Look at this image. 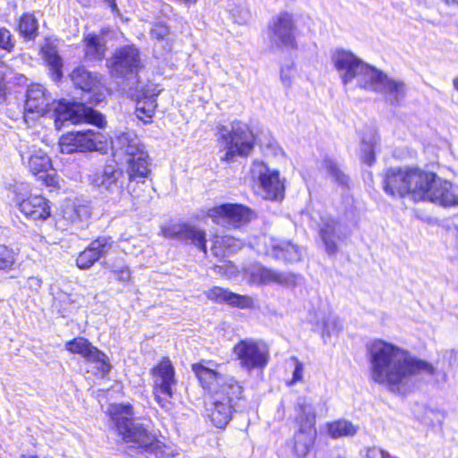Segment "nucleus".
I'll return each instance as SVG.
<instances>
[{
    "instance_id": "obj_37",
    "label": "nucleus",
    "mask_w": 458,
    "mask_h": 458,
    "mask_svg": "<svg viewBox=\"0 0 458 458\" xmlns=\"http://www.w3.org/2000/svg\"><path fill=\"white\" fill-rule=\"evenodd\" d=\"M157 93L153 92L150 96L144 95L137 103L135 114L139 120L143 121L145 123L148 121H145L144 117L151 118L155 113L157 103L155 96Z\"/></svg>"
},
{
    "instance_id": "obj_55",
    "label": "nucleus",
    "mask_w": 458,
    "mask_h": 458,
    "mask_svg": "<svg viewBox=\"0 0 458 458\" xmlns=\"http://www.w3.org/2000/svg\"><path fill=\"white\" fill-rule=\"evenodd\" d=\"M105 1L109 4L110 8L114 12V0H105Z\"/></svg>"
},
{
    "instance_id": "obj_13",
    "label": "nucleus",
    "mask_w": 458,
    "mask_h": 458,
    "mask_svg": "<svg viewBox=\"0 0 458 458\" xmlns=\"http://www.w3.org/2000/svg\"><path fill=\"white\" fill-rule=\"evenodd\" d=\"M65 349L71 353L81 355L86 361L92 363L101 377L111 370V363L107 356L95 347L88 339L76 337L65 344Z\"/></svg>"
},
{
    "instance_id": "obj_45",
    "label": "nucleus",
    "mask_w": 458,
    "mask_h": 458,
    "mask_svg": "<svg viewBox=\"0 0 458 458\" xmlns=\"http://www.w3.org/2000/svg\"><path fill=\"white\" fill-rule=\"evenodd\" d=\"M264 267L254 266L249 268L246 274L249 276V282L254 284H263Z\"/></svg>"
},
{
    "instance_id": "obj_1",
    "label": "nucleus",
    "mask_w": 458,
    "mask_h": 458,
    "mask_svg": "<svg viewBox=\"0 0 458 458\" xmlns=\"http://www.w3.org/2000/svg\"><path fill=\"white\" fill-rule=\"evenodd\" d=\"M371 379L391 392L404 394L413 386L417 376H432V364L413 356L410 352L383 340L369 347Z\"/></svg>"
},
{
    "instance_id": "obj_42",
    "label": "nucleus",
    "mask_w": 458,
    "mask_h": 458,
    "mask_svg": "<svg viewBox=\"0 0 458 458\" xmlns=\"http://www.w3.org/2000/svg\"><path fill=\"white\" fill-rule=\"evenodd\" d=\"M325 165L329 174L341 185H346L348 177L341 171L338 164L332 159H326Z\"/></svg>"
},
{
    "instance_id": "obj_29",
    "label": "nucleus",
    "mask_w": 458,
    "mask_h": 458,
    "mask_svg": "<svg viewBox=\"0 0 458 458\" xmlns=\"http://www.w3.org/2000/svg\"><path fill=\"white\" fill-rule=\"evenodd\" d=\"M244 246V242L231 235H216L212 251L216 257H224L234 253Z\"/></svg>"
},
{
    "instance_id": "obj_33",
    "label": "nucleus",
    "mask_w": 458,
    "mask_h": 458,
    "mask_svg": "<svg viewBox=\"0 0 458 458\" xmlns=\"http://www.w3.org/2000/svg\"><path fill=\"white\" fill-rule=\"evenodd\" d=\"M181 241L189 242L207 253L206 233L195 225L184 224Z\"/></svg>"
},
{
    "instance_id": "obj_36",
    "label": "nucleus",
    "mask_w": 458,
    "mask_h": 458,
    "mask_svg": "<svg viewBox=\"0 0 458 458\" xmlns=\"http://www.w3.org/2000/svg\"><path fill=\"white\" fill-rule=\"evenodd\" d=\"M44 59L49 67L52 79L59 81L62 76L63 62L57 52L53 47H46L42 49Z\"/></svg>"
},
{
    "instance_id": "obj_20",
    "label": "nucleus",
    "mask_w": 458,
    "mask_h": 458,
    "mask_svg": "<svg viewBox=\"0 0 458 458\" xmlns=\"http://www.w3.org/2000/svg\"><path fill=\"white\" fill-rule=\"evenodd\" d=\"M20 153L23 161L27 159L30 171L39 179L46 180L47 172L52 168L51 160L46 151L32 145L26 147V149L21 146Z\"/></svg>"
},
{
    "instance_id": "obj_28",
    "label": "nucleus",
    "mask_w": 458,
    "mask_h": 458,
    "mask_svg": "<svg viewBox=\"0 0 458 458\" xmlns=\"http://www.w3.org/2000/svg\"><path fill=\"white\" fill-rule=\"evenodd\" d=\"M317 435L296 431L291 442L292 454L295 458H306L314 445Z\"/></svg>"
},
{
    "instance_id": "obj_59",
    "label": "nucleus",
    "mask_w": 458,
    "mask_h": 458,
    "mask_svg": "<svg viewBox=\"0 0 458 458\" xmlns=\"http://www.w3.org/2000/svg\"><path fill=\"white\" fill-rule=\"evenodd\" d=\"M121 89L124 91L125 90V87L123 86Z\"/></svg>"
},
{
    "instance_id": "obj_48",
    "label": "nucleus",
    "mask_w": 458,
    "mask_h": 458,
    "mask_svg": "<svg viewBox=\"0 0 458 458\" xmlns=\"http://www.w3.org/2000/svg\"><path fill=\"white\" fill-rule=\"evenodd\" d=\"M366 458H389V454L383 449L373 446L367 449Z\"/></svg>"
},
{
    "instance_id": "obj_43",
    "label": "nucleus",
    "mask_w": 458,
    "mask_h": 458,
    "mask_svg": "<svg viewBox=\"0 0 458 458\" xmlns=\"http://www.w3.org/2000/svg\"><path fill=\"white\" fill-rule=\"evenodd\" d=\"M15 253L4 245H0V270H8L15 263Z\"/></svg>"
},
{
    "instance_id": "obj_19",
    "label": "nucleus",
    "mask_w": 458,
    "mask_h": 458,
    "mask_svg": "<svg viewBox=\"0 0 458 458\" xmlns=\"http://www.w3.org/2000/svg\"><path fill=\"white\" fill-rule=\"evenodd\" d=\"M142 68L139 50L133 46L122 47L116 53V78L118 74L127 75L126 81H137L136 74Z\"/></svg>"
},
{
    "instance_id": "obj_27",
    "label": "nucleus",
    "mask_w": 458,
    "mask_h": 458,
    "mask_svg": "<svg viewBox=\"0 0 458 458\" xmlns=\"http://www.w3.org/2000/svg\"><path fill=\"white\" fill-rule=\"evenodd\" d=\"M298 414L296 417V422L299 426L297 431H302L317 435L316 424V413L312 403L306 398L299 399L298 401Z\"/></svg>"
},
{
    "instance_id": "obj_56",
    "label": "nucleus",
    "mask_w": 458,
    "mask_h": 458,
    "mask_svg": "<svg viewBox=\"0 0 458 458\" xmlns=\"http://www.w3.org/2000/svg\"><path fill=\"white\" fill-rule=\"evenodd\" d=\"M453 85H454V88L458 91V77L454 79Z\"/></svg>"
},
{
    "instance_id": "obj_11",
    "label": "nucleus",
    "mask_w": 458,
    "mask_h": 458,
    "mask_svg": "<svg viewBox=\"0 0 458 458\" xmlns=\"http://www.w3.org/2000/svg\"><path fill=\"white\" fill-rule=\"evenodd\" d=\"M250 173L252 179L259 184L265 199L279 200L284 198V183L277 170L271 169L262 161L255 160L251 165Z\"/></svg>"
},
{
    "instance_id": "obj_18",
    "label": "nucleus",
    "mask_w": 458,
    "mask_h": 458,
    "mask_svg": "<svg viewBox=\"0 0 458 458\" xmlns=\"http://www.w3.org/2000/svg\"><path fill=\"white\" fill-rule=\"evenodd\" d=\"M319 234L328 255H335L338 252L337 241L345 240L350 232L336 219L328 217L322 220Z\"/></svg>"
},
{
    "instance_id": "obj_50",
    "label": "nucleus",
    "mask_w": 458,
    "mask_h": 458,
    "mask_svg": "<svg viewBox=\"0 0 458 458\" xmlns=\"http://www.w3.org/2000/svg\"><path fill=\"white\" fill-rule=\"evenodd\" d=\"M281 81L283 84L289 88L292 85V74H291V69L288 68L286 70L282 69L281 71Z\"/></svg>"
},
{
    "instance_id": "obj_30",
    "label": "nucleus",
    "mask_w": 458,
    "mask_h": 458,
    "mask_svg": "<svg viewBox=\"0 0 458 458\" xmlns=\"http://www.w3.org/2000/svg\"><path fill=\"white\" fill-rule=\"evenodd\" d=\"M317 317L318 320L316 323L321 329L323 338L330 337L341 330L342 324L339 318L332 312L320 311Z\"/></svg>"
},
{
    "instance_id": "obj_14",
    "label": "nucleus",
    "mask_w": 458,
    "mask_h": 458,
    "mask_svg": "<svg viewBox=\"0 0 458 458\" xmlns=\"http://www.w3.org/2000/svg\"><path fill=\"white\" fill-rule=\"evenodd\" d=\"M268 30L270 40L276 46L286 47L295 46L296 24L292 13L283 11L274 16Z\"/></svg>"
},
{
    "instance_id": "obj_49",
    "label": "nucleus",
    "mask_w": 458,
    "mask_h": 458,
    "mask_svg": "<svg viewBox=\"0 0 458 458\" xmlns=\"http://www.w3.org/2000/svg\"><path fill=\"white\" fill-rule=\"evenodd\" d=\"M42 286V279L38 276H30L27 280V287L32 292L38 293Z\"/></svg>"
},
{
    "instance_id": "obj_24",
    "label": "nucleus",
    "mask_w": 458,
    "mask_h": 458,
    "mask_svg": "<svg viewBox=\"0 0 458 458\" xmlns=\"http://www.w3.org/2000/svg\"><path fill=\"white\" fill-rule=\"evenodd\" d=\"M20 211L34 221H45L50 216L48 201L42 196H30L19 203Z\"/></svg>"
},
{
    "instance_id": "obj_41",
    "label": "nucleus",
    "mask_w": 458,
    "mask_h": 458,
    "mask_svg": "<svg viewBox=\"0 0 458 458\" xmlns=\"http://www.w3.org/2000/svg\"><path fill=\"white\" fill-rule=\"evenodd\" d=\"M184 224L169 223L161 225L160 234L165 239H182V233Z\"/></svg>"
},
{
    "instance_id": "obj_39",
    "label": "nucleus",
    "mask_w": 458,
    "mask_h": 458,
    "mask_svg": "<svg viewBox=\"0 0 458 458\" xmlns=\"http://www.w3.org/2000/svg\"><path fill=\"white\" fill-rule=\"evenodd\" d=\"M377 141V136L375 132L369 131L368 137L362 138L361 158L363 162L371 165L375 161L374 148Z\"/></svg>"
},
{
    "instance_id": "obj_57",
    "label": "nucleus",
    "mask_w": 458,
    "mask_h": 458,
    "mask_svg": "<svg viewBox=\"0 0 458 458\" xmlns=\"http://www.w3.org/2000/svg\"><path fill=\"white\" fill-rule=\"evenodd\" d=\"M107 412L109 413V416L111 418V420H114V413L112 411V408H108L107 410Z\"/></svg>"
},
{
    "instance_id": "obj_54",
    "label": "nucleus",
    "mask_w": 458,
    "mask_h": 458,
    "mask_svg": "<svg viewBox=\"0 0 458 458\" xmlns=\"http://www.w3.org/2000/svg\"><path fill=\"white\" fill-rule=\"evenodd\" d=\"M4 88L3 81L0 80V99H2L4 98Z\"/></svg>"
},
{
    "instance_id": "obj_51",
    "label": "nucleus",
    "mask_w": 458,
    "mask_h": 458,
    "mask_svg": "<svg viewBox=\"0 0 458 458\" xmlns=\"http://www.w3.org/2000/svg\"><path fill=\"white\" fill-rule=\"evenodd\" d=\"M64 217L72 223L79 219V216L73 207H70L64 211Z\"/></svg>"
},
{
    "instance_id": "obj_38",
    "label": "nucleus",
    "mask_w": 458,
    "mask_h": 458,
    "mask_svg": "<svg viewBox=\"0 0 458 458\" xmlns=\"http://www.w3.org/2000/svg\"><path fill=\"white\" fill-rule=\"evenodd\" d=\"M38 20L33 14L25 13L21 17L18 29L23 38L27 39L35 38L38 35Z\"/></svg>"
},
{
    "instance_id": "obj_23",
    "label": "nucleus",
    "mask_w": 458,
    "mask_h": 458,
    "mask_svg": "<svg viewBox=\"0 0 458 458\" xmlns=\"http://www.w3.org/2000/svg\"><path fill=\"white\" fill-rule=\"evenodd\" d=\"M25 112L43 115L47 110L50 96L40 84H31L27 90Z\"/></svg>"
},
{
    "instance_id": "obj_47",
    "label": "nucleus",
    "mask_w": 458,
    "mask_h": 458,
    "mask_svg": "<svg viewBox=\"0 0 458 458\" xmlns=\"http://www.w3.org/2000/svg\"><path fill=\"white\" fill-rule=\"evenodd\" d=\"M293 360L294 361V370L293 372V379L292 384H294L296 382H299L303 377V364L300 362L296 358H293Z\"/></svg>"
},
{
    "instance_id": "obj_58",
    "label": "nucleus",
    "mask_w": 458,
    "mask_h": 458,
    "mask_svg": "<svg viewBox=\"0 0 458 458\" xmlns=\"http://www.w3.org/2000/svg\"><path fill=\"white\" fill-rule=\"evenodd\" d=\"M108 64H109L108 65L112 68V67H113V65H114V61H112V60L110 59V60H108Z\"/></svg>"
},
{
    "instance_id": "obj_53",
    "label": "nucleus",
    "mask_w": 458,
    "mask_h": 458,
    "mask_svg": "<svg viewBox=\"0 0 458 458\" xmlns=\"http://www.w3.org/2000/svg\"><path fill=\"white\" fill-rule=\"evenodd\" d=\"M454 227L456 229L454 248H455L456 251L458 252V216L455 217Z\"/></svg>"
},
{
    "instance_id": "obj_32",
    "label": "nucleus",
    "mask_w": 458,
    "mask_h": 458,
    "mask_svg": "<svg viewBox=\"0 0 458 458\" xmlns=\"http://www.w3.org/2000/svg\"><path fill=\"white\" fill-rule=\"evenodd\" d=\"M85 55L90 60H100L106 52V42L102 36L88 35L84 38Z\"/></svg>"
},
{
    "instance_id": "obj_52",
    "label": "nucleus",
    "mask_w": 458,
    "mask_h": 458,
    "mask_svg": "<svg viewBox=\"0 0 458 458\" xmlns=\"http://www.w3.org/2000/svg\"><path fill=\"white\" fill-rule=\"evenodd\" d=\"M119 278L123 281H127L130 279V272L128 269L121 270L119 272Z\"/></svg>"
},
{
    "instance_id": "obj_9",
    "label": "nucleus",
    "mask_w": 458,
    "mask_h": 458,
    "mask_svg": "<svg viewBox=\"0 0 458 458\" xmlns=\"http://www.w3.org/2000/svg\"><path fill=\"white\" fill-rule=\"evenodd\" d=\"M233 354L240 367L248 372L264 369L270 360L268 345L253 338L239 341L233 348Z\"/></svg>"
},
{
    "instance_id": "obj_44",
    "label": "nucleus",
    "mask_w": 458,
    "mask_h": 458,
    "mask_svg": "<svg viewBox=\"0 0 458 458\" xmlns=\"http://www.w3.org/2000/svg\"><path fill=\"white\" fill-rule=\"evenodd\" d=\"M14 47V40L11 32L5 28H0V48L11 52Z\"/></svg>"
},
{
    "instance_id": "obj_16",
    "label": "nucleus",
    "mask_w": 458,
    "mask_h": 458,
    "mask_svg": "<svg viewBox=\"0 0 458 458\" xmlns=\"http://www.w3.org/2000/svg\"><path fill=\"white\" fill-rule=\"evenodd\" d=\"M154 394L157 402L164 407L173 396V386L175 385L174 370L169 360H162L153 369Z\"/></svg>"
},
{
    "instance_id": "obj_8",
    "label": "nucleus",
    "mask_w": 458,
    "mask_h": 458,
    "mask_svg": "<svg viewBox=\"0 0 458 458\" xmlns=\"http://www.w3.org/2000/svg\"><path fill=\"white\" fill-rule=\"evenodd\" d=\"M112 140L99 131L87 130L70 131L60 139V149L64 154L74 152L98 151L106 153Z\"/></svg>"
},
{
    "instance_id": "obj_6",
    "label": "nucleus",
    "mask_w": 458,
    "mask_h": 458,
    "mask_svg": "<svg viewBox=\"0 0 458 458\" xmlns=\"http://www.w3.org/2000/svg\"><path fill=\"white\" fill-rule=\"evenodd\" d=\"M331 61L344 85L355 81L357 86L364 89L377 69L344 49H336L331 55Z\"/></svg>"
},
{
    "instance_id": "obj_10",
    "label": "nucleus",
    "mask_w": 458,
    "mask_h": 458,
    "mask_svg": "<svg viewBox=\"0 0 458 458\" xmlns=\"http://www.w3.org/2000/svg\"><path fill=\"white\" fill-rule=\"evenodd\" d=\"M51 117L57 130H60L66 122L72 124L86 122L98 127H102L104 123L103 115L83 103L59 102L54 108Z\"/></svg>"
},
{
    "instance_id": "obj_40",
    "label": "nucleus",
    "mask_w": 458,
    "mask_h": 458,
    "mask_svg": "<svg viewBox=\"0 0 458 458\" xmlns=\"http://www.w3.org/2000/svg\"><path fill=\"white\" fill-rule=\"evenodd\" d=\"M96 182L99 188L112 191V187L114 184V165L111 164L106 165L102 174L98 177Z\"/></svg>"
},
{
    "instance_id": "obj_26",
    "label": "nucleus",
    "mask_w": 458,
    "mask_h": 458,
    "mask_svg": "<svg viewBox=\"0 0 458 458\" xmlns=\"http://www.w3.org/2000/svg\"><path fill=\"white\" fill-rule=\"evenodd\" d=\"M265 254L286 262H297L301 259V249L288 242H274L271 240Z\"/></svg>"
},
{
    "instance_id": "obj_3",
    "label": "nucleus",
    "mask_w": 458,
    "mask_h": 458,
    "mask_svg": "<svg viewBox=\"0 0 458 458\" xmlns=\"http://www.w3.org/2000/svg\"><path fill=\"white\" fill-rule=\"evenodd\" d=\"M116 433L129 448L158 457L163 454V444L139 420L134 419L133 407L129 403H116Z\"/></svg>"
},
{
    "instance_id": "obj_7",
    "label": "nucleus",
    "mask_w": 458,
    "mask_h": 458,
    "mask_svg": "<svg viewBox=\"0 0 458 458\" xmlns=\"http://www.w3.org/2000/svg\"><path fill=\"white\" fill-rule=\"evenodd\" d=\"M225 389L216 392L210 396V402L207 406L208 418L212 424L218 428H225L232 419L233 412L240 408V402L243 397V388L239 382H233Z\"/></svg>"
},
{
    "instance_id": "obj_31",
    "label": "nucleus",
    "mask_w": 458,
    "mask_h": 458,
    "mask_svg": "<svg viewBox=\"0 0 458 458\" xmlns=\"http://www.w3.org/2000/svg\"><path fill=\"white\" fill-rule=\"evenodd\" d=\"M70 78L76 88L85 92L93 90L98 82L97 77L84 67L75 68L70 74Z\"/></svg>"
},
{
    "instance_id": "obj_34",
    "label": "nucleus",
    "mask_w": 458,
    "mask_h": 458,
    "mask_svg": "<svg viewBox=\"0 0 458 458\" xmlns=\"http://www.w3.org/2000/svg\"><path fill=\"white\" fill-rule=\"evenodd\" d=\"M297 283V276L290 273H280L264 267L263 284H277L284 286L294 285Z\"/></svg>"
},
{
    "instance_id": "obj_17",
    "label": "nucleus",
    "mask_w": 458,
    "mask_h": 458,
    "mask_svg": "<svg viewBox=\"0 0 458 458\" xmlns=\"http://www.w3.org/2000/svg\"><path fill=\"white\" fill-rule=\"evenodd\" d=\"M192 370L200 382L203 389H205L210 396L216 394V392L225 389L233 382H238L233 377H225L215 369H209L202 363L193 364Z\"/></svg>"
},
{
    "instance_id": "obj_25",
    "label": "nucleus",
    "mask_w": 458,
    "mask_h": 458,
    "mask_svg": "<svg viewBox=\"0 0 458 458\" xmlns=\"http://www.w3.org/2000/svg\"><path fill=\"white\" fill-rule=\"evenodd\" d=\"M111 249L112 243L106 238L94 241L86 250L80 253L76 259V264L81 269H88Z\"/></svg>"
},
{
    "instance_id": "obj_22",
    "label": "nucleus",
    "mask_w": 458,
    "mask_h": 458,
    "mask_svg": "<svg viewBox=\"0 0 458 458\" xmlns=\"http://www.w3.org/2000/svg\"><path fill=\"white\" fill-rule=\"evenodd\" d=\"M207 297L216 303H226L239 309H250L253 306L250 296L237 294L219 286L209 289Z\"/></svg>"
},
{
    "instance_id": "obj_12",
    "label": "nucleus",
    "mask_w": 458,
    "mask_h": 458,
    "mask_svg": "<svg viewBox=\"0 0 458 458\" xmlns=\"http://www.w3.org/2000/svg\"><path fill=\"white\" fill-rule=\"evenodd\" d=\"M366 89L385 95L391 105L396 106L404 99L407 86L403 81L391 78L382 71L376 69Z\"/></svg>"
},
{
    "instance_id": "obj_35",
    "label": "nucleus",
    "mask_w": 458,
    "mask_h": 458,
    "mask_svg": "<svg viewBox=\"0 0 458 458\" xmlns=\"http://www.w3.org/2000/svg\"><path fill=\"white\" fill-rule=\"evenodd\" d=\"M357 430L358 427L346 420H338L327 424V432L332 438L352 437Z\"/></svg>"
},
{
    "instance_id": "obj_2",
    "label": "nucleus",
    "mask_w": 458,
    "mask_h": 458,
    "mask_svg": "<svg viewBox=\"0 0 458 458\" xmlns=\"http://www.w3.org/2000/svg\"><path fill=\"white\" fill-rule=\"evenodd\" d=\"M116 155L126 165L128 192L133 199L148 200L146 179L151 174L150 157L135 132H122L116 137Z\"/></svg>"
},
{
    "instance_id": "obj_5",
    "label": "nucleus",
    "mask_w": 458,
    "mask_h": 458,
    "mask_svg": "<svg viewBox=\"0 0 458 458\" xmlns=\"http://www.w3.org/2000/svg\"><path fill=\"white\" fill-rule=\"evenodd\" d=\"M217 143L220 160L231 163L237 157H248L255 145V137L249 126L234 121L230 127L221 125L217 128Z\"/></svg>"
},
{
    "instance_id": "obj_4",
    "label": "nucleus",
    "mask_w": 458,
    "mask_h": 458,
    "mask_svg": "<svg viewBox=\"0 0 458 458\" xmlns=\"http://www.w3.org/2000/svg\"><path fill=\"white\" fill-rule=\"evenodd\" d=\"M436 177V174L419 168H391L386 172L384 190L394 197L409 195L414 201L428 200Z\"/></svg>"
},
{
    "instance_id": "obj_46",
    "label": "nucleus",
    "mask_w": 458,
    "mask_h": 458,
    "mask_svg": "<svg viewBox=\"0 0 458 458\" xmlns=\"http://www.w3.org/2000/svg\"><path fill=\"white\" fill-rule=\"evenodd\" d=\"M169 35V29L167 26L162 23H157L153 26L150 30V36L160 42L164 41Z\"/></svg>"
},
{
    "instance_id": "obj_21",
    "label": "nucleus",
    "mask_w": 458,
    "mask_h": 458,
    "mask_svg": "<svg viewBox=\"0 0 458 458\" xmlns=\"http://www.w3.org/2000/svg\"><path fill=\"white\" fill-rule=\"evenodd\" d=\"M431 187L428 201L445 207L458 205V186L437 176Z\"/></svg>"
},
{
    "instance_id": "obj_15",
    "label": "nucleus",
    "mask_w": 458,
    "mask_h": 458,
    "mask_svg": "<svg viewBox=\"0 0 458 458\" xmlns=\"http://www.w3.org/2000/svg\"><path fill=\"white\" fill-rule=\"evenodd\" d=\"M208 216L217 225L240 227L252 219L253 213L245 206L228 203L208 209Z\"/></svg>"
},
{
    "instance_id": "obj_60",
    "label": "nucleus",
    "mask_w": 458,
    "mask_h": 458,
    "mask_svg": "<svg viewBox=\"0 0 458 458\" xmlns=\"http://www.w3.org/2000/svg\"><path fill=\"white\" fill-rule=\"evenodd\" d=\"M29 458H38V457H36V456H30Z\"/></svg>"
}]
</instances>
